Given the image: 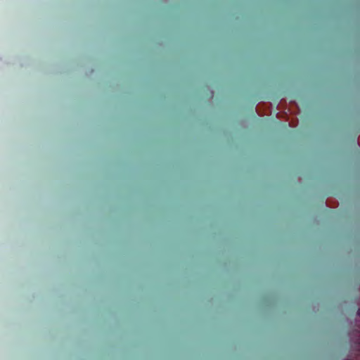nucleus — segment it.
Listing matches in <instances>:
<instances>
[{
  "instance_id": "obj_1",
  "label": "nucleus",
  "mask_w": 360,
  "mask_h": 360,
  "mask_svg": "<svg viewBox=\"0 0 360 360\" xmlns=\"http://www.w3.org/2000/svg\"><path fill=\"white\" fill-rule=\"evenodd\" d=\"M357 315L360 316V308H359L357 310Z\"/></svg>"
}]
</instances>
